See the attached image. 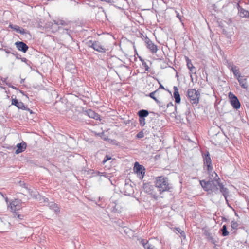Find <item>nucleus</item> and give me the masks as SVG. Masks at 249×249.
I'll return each instance as SVG.
<instances>
[{"instance_id": "f257e3e1", "label": "nucleus", "mask_w": 249, "mask_h": 249, "mask_svg": "<svg viewBox=\"0 0 249 249\" xmlns=\"http://www.w3.org/2000/svg\"><path fill=\"white\" fill-rule=\"evenodd\" d=\"M200 184L203 189L208 192V194L214 193L217 194L219 192V189L221 192V187L224 186L220 182L219 178L215 179H211L208 181L202 180L200 181Z\"/></svg>"}, {"instance_id": "f03ea898", "label": "nucleus", "mask_w": 249, "mask_h": 249, "mask_svg": "<svg viewBox=\"0 0 249 249\" xmlns=\"http://www.w3.org/2000/svg\"><path fill=\"white\" fill-rule=\"evenodd\" d=\"M155 185L158 188L160 194L164 192L170 191V189H172L168 178L163 176H158L155 178Z\"/></svg>"}, {"instance_id": "7ed1b4c3", "label": "nucleus", "mask_w": 249, "mask_h": 249, "mask_svg": "<svg viewBox=\"0 0 249 249\" xmlns=\"http://www.w3.org/2000/svg\"><path fill=\"white\" fill-rule=\"evenodd\" d=\"M186 96L193 106H197L198 104L200 94L198 90H196L195 89H188L187 91Z\"/></svg>"}, {"instance_id": "20e7f679", "label": "nucleus", "mask_w": 249, "mask_h": 249, "mask_svg": "<svg viewBox=\"0 0 249 249\" xmlns=\"http://www.w3.org/2000/svg\"><path fill=\"white\" fill-rule=\"evenodd\" d=\"M87 45L99 53H105L107 51V49L98 41L89 40L87 42Z\"/></svg>"}, {"instance_id": "39448f33", "label": "nucleus", "mask_w": 249, "mask_h": 249, "mask_svg": "<svg viewBox=\"0 0 249 249\" xmlns=\"http://www.w3.org/2000/svg\"><path fill=\"white\" fill-rule=\"evenodd\" d=\"M143 190L146 193L150 194L151 196L155 199L157 200L158 195L156 191H154V187L149 183H145L143 184Z\"/></svg>"}, {"instance_id": "423d86ee", "label": "nucleus", "mask_w": 249, "mask_h": 249, "mask_svg": "<svg viewBox=\"0 0 249 249\" xmlns=\"http://www.w3.org/2000/svg\"><path fill=\"white\" fill-rule=\"evenodd\" d=\"M203 161L204 165L207 166V170L208 173L212 172L213 170V167L212 165V160L210 155L208 151H206L203 156Z\"/></svg>"}, {"instance_id": "0eeeda50", "label": "nucleus", "mask_w": 249, "mask_h": 249, "mask_svg": "<svg viewBox=\"0 0 249 249\" xmlns=\"http://www.w3.org/2000/svg\"><path fill=\"white\" fill-rule=\"evenodd\" d=\"M229 98L230 99L231 105L234 109H238L240 108L241 104L238 98L233 93L230 92L229 93Z\"/></svg>"}, {"instance_id": "6e6552de", "label": "nucleus", "mask_w": 249, "mask_h": 249, "mask_svg": "<svg viewBox=\"0 0 249 249\" xmlns=\"http://www.w3.org/2000/svg\"><path fill=\"white\" fill-rule=\"evenodd\" d=\"M134 170L136 172L140 179L143 178L145 175V168L142 165L136 162L134 164Z\"/></svg>"}, {"instance_id": "1a4fd4ad", "label": "nucleus", "mask_w": 249, "mask_h": 249, "mask_svg": "<svg viewBox=\"0 0 249 249\" xmlns=\"http://www.w3.org/2000/svg\"><path fill=\"white\" fill-rule=\"evenodd\" d=\"M144 42L146 47L152 53H155L158 50L157 46L155 45L148 37L146 36L144 38Z\"/></svg>"}, {"instance_id": "9d476101", "label": "nucleus", "mask_w": 249, "mask_h": 249, "mask_svg": "<svg viewBox=\"0 0 249 249\" xmlns=\"http://www.w3.org/2000/svg\"><path fill=\"white\" fill-rule=\"evenodd\" d=\"M102 1H106L109 3H116L114 6L119 9H122L126 0H100Z\"/></svg>"}, {"instance_id": "9b49d317", "label": "nucleus", "mask_w": 249, "mask_h": 249, "mask_svg": "<svg viewBox=\"0 0 249 249\" xmlns=\"http://www.w3.org/2000/svg\"><path fill=\"white\" fill-rule=\"evenodd\" d=\"M14 95L12 96L11 105L15 106L19 109H26L27 106H25L24 103L21 101H19L17 99L13 98Z\"/></svg>"}, {"instance_id": "f8f14e48", "label": "nucleus", "mask_w": 249, "mask_h": 249, "mask_svg": "<svg viewBox=\"0 0 249 249\" xmlns=\"http://www.w3.org/2000/svg\"><path fill=\"white\" fill-rule=\"evenodd\" d=\"M10 209L12 211L16 212L18 211L21 208L20 200L15 199L10 203Z\"/></svg>"}, {"instance_id": "ddd939ff", "label": "nucleus", "mask_w": 249, "mask_h": 249, "mask_svg": "<svg viewBox=\"0 0 249 249\" xmlns=\"http://www.w3.org/2000/svg\"><path fill=\"white\" fill-rule=\"evenodd\" d=\"M17 48L23 53H26L29 47L27 45L22 41H18L15 43Z\"/></svg>"}, {"instance_id": "4468645a", "label": "nucleus", "mask_w": 249, "mask_h": 249, "mask_svg": "<svg viewBox=\"0 0 249 249\" xmlns=\"http://www.w3.org/2000/svg\"><path fill=\"white\" fill-rule=\"evenodd\" d=\"M238 81L240 86L244 89H247L248 88V84L247 82V77L245 75H241L237 78Z\"/></svg>"}, {"instance_id": "2eb2a0df", "label": "nucleus", "mask_w": 249, "mask_h": 249, "mask_svg": "<svg viewBox=\"0 0 249 249\" xmlns=\"http://www.w3.org/2000/svg\"><path fill=\"white\" fill-rule=\"evenodd\" d=\"M9 28L15 30L16 32L20 33L22 35H24L27 33V32L24 29H23V28H21L19 26L17 25H13L10 24L9 25Z\"/></svg>"}, {"instance_id": "dca6fc26", "label": "nucleus", "mask_w": 249, "mask_h": 249, "mask_svg": "<svg viewBox=\"0 0 249 249\" xmlns=\"http://www.w3.org/2000/svg\"><path fill=\"white\" fill-rule=\"evenodd\" d=\"M26 143L24 142H22L19 143H18L17 145V149L16 150L15 152V154H18L22 152L26 149Z\"/></svg>"}, {"instance_id": "f3484780", "label": "nucleus", "mask_w": 249, "mask_h": 249, "mask_svg": "<svg viewBox=\"0 0 249 249\" xmlns=\"http://www.w3.org/2000/svg\"><path fill=\"white\" fill-rule=\"evenodd\" d=\"M173 89H174L173 95H174V97L175 100V102L178 104L180 103V95L179 94L178 89L177 86H174L173 87Z\"/></svg>"}, {"instance_id": "a211bd4d", "label": "nucleus", "mask_w": 249, "mask_h": 249, "mask_svg": "<svg viewBox=\"0 0 249 249\" xmlns=\"http://www.w3.org/2000/svg\"><path fill=\"white\" fill-rule=\"evenodd\" d=\"M221 193L224 196L225 199L226 200V203L228 204V200L227 199L228 196H229V190L227 188L225 187L224 186H222L221 187Z\"/></svg>"}, {"instance_id": "6ab92c4d", "label": "nucleus", "mask_w": 249, "mask_h": 249, "mask_svg": "<svg viewBox=\"0 0 249 249\" xmlns=\"http://www.w3.org/2000/svg\"><path fill=\"white\" fill-rule=\"evenodd\" d=\"M86 114L91 118L97 120L99 117V115L91 109H88L86 111Z\"/></svg>"}, {"instance_id": "aec40b11", "label": "nucleus", "mask_w": 249, "mask_h": 249, "mask_svg": "<svg viewBox=\"0 0 249 249\" xmlns=\"http://www.w3.org/2000/svg\"><path fill=\"white\" fill-rule=\"evenodd\" d=\"M48 206L50 209L53 210L56 213H58L60 211L58 205L53 202L48 203Z\"/></svg>"}, {"instance_id": "412c9836", "label": "nucleus", "mask_w": 249, "mask_h": 249, "mask_svg": "<svg viewBox=\"0 0 249 249\" xmlns=\"http://www.w3.org/2000/svg\"><path fill=\"white\" fill-rule=\"evenodd\" d=\"M137 114L139 118H145L148 116L149 113L147 110L141 109L138 112Z\"/></svg>"}, {"instance_id": "4be33fe9", "label": "nucleus", "mask_w": 249, "mask_h": 249, "mask_svg": "<svg viewBox=\"0 0 249 249\" xmlns=\"http://www.w3.org/2000/svg\"><path fill=\"white\" fill-rule=\"evenodd\" d=\"M203 234L207 237V239L211 241L212 243H214V240L212 234L210 233V231L208 230H204Z\"/></svg>"}, {"instance_id": "5701e85b", "label": "nucleus", "mask_w": 249, "mask_h": 249, "mask_svg": "<svg viewBox=\"0 0 249 249\" xmlns=\"http://www.w3.org/2000/svg\"><path fill=\"white\" fill-rule=\"evenodd\" d=\"M124 192L126 194L129 195L132 192H133V187L131 185L128 183H125L124 187Z\"/></svg>"}, {"instance_id": "b1692460", "label": "nucleus", "mask_w": 249, "mask_h": 249, "mask_svg": "<svg viewBox=\"0 0 249 249\" xmlns=\"http://www.w3.org/2000/svg\"><path fill=\"white\" fill-rule=\"evenodd\" d=\"M158 91V90H156L153 92H152L151 93H150L149 95V96L152 99H153V100H154V101L157 103V104L159 105V106H160V104H161V102H160L159 100H158L156 97H155V94L156 93V92Z\"/></svg>"}, {"instance_id": "393cba45", "label": "nucleus", "mask_w": 249, "mask_h": 249, "mask_svg": "<svg viewBox=\"0 0 249 249\" xmlns=\"http://www.w3.org/2000/svg\"><path fill=\"white\" fill-rule=\"evenodd\" d=\"M1 50L4 51L7 53H11L13 55H17V53L15 51H14L11 48H7L5 49H0Z\"/></svg>"}, {"instance_id": "a878e982", "label": "nucleus", "mask_w": 249, "mask_h": 249, "mask_svg": "<svg viewBox=\"0 0 249 249\" xmlns=\"http://www.w3.org/2000/svg\"><path fill=\"white\" fill-rule=\"evenodd\" d=\"M237 67L236 66H234V67L233 68H232V70L231 71H232L234 75L236 77V78L237 79L240 76H241L240 72L239 71V69H237Z\"/></svg>"}, {"instance_id": "bb28decb", "label": "nucleus", "mask_w": 249, "mask_h": 249, "mask_svg": "<svg viewBox=\"0 0 249 249\" xmlns=\"http://www.w3.org/2000/svg\"><path fill=\"white\" fill-rule=\"evenodd\" d=\"M53 22L54 23L57 25H62V26H66L68 25V22L66 21L61 20V19H57V20H53Z\"/></svg>"}, {"instance_id": "cd10ccee", "label": "nucleus", "mask_w": 249, "mask_h": 249, "mask_svg": "<svg viewBox=\"0 0 249 249\" xmlns=\"http://www.w3.org/2000/svg\"><path fill=\"white\" fill-rule=\"evenodd\" d=\"M222 235L223 236H226L229 235V232L227 231L226 225H224L222 226L221 229Z\"/></svg>"}, {"instance_id": "c85d7f7f", "label": "nucleus", "mask_w": 249, "mask_h": 249, "mask_svg": "<svg viewBox=\"0 0 249 249\" xmlns=\"http://www.w3.org/2000/svg\"><path fill=\"white\" fill-rule=\"evenodd\" d=\"M185 60L187 63V67L189 70L194 67L192 63L191 60L188 57L185 56Z\"/></svg>"}, {"instance_id": "c756f323", "label": "nucleus", "mask_w": 249, "mask_h": 249, "mask_svg": "<svg viewBox=\"0 0 249 249\" xmlns=\"http://www.w3.org/2000/svg\"><path fill=\"white\" fill-rule=\"evenodd\" d=\"M190 71V78L191 79V80L193 81V78L192 77V74H196V69L195 67H193V68L189 69Z\"/></svg>"}, {"instance_id": "7c9ffc66", "label": "nucleus", "mask_w": 249, "mask_h": 249, "mask_svg": "<svg viewBox=\"0 0 249 249\" xmlns=\"http://www.w3.org/2000/svg\"><path fill=\"white\" fill-rule=\"evenodd\" d=\"M231 226L232 229H237L238 226V224L236 221L233 220L231 222Z\"/></svg>"}, {"instance_id": "2f4dec72", "label": "nucleus", "mask_w": 249, "mask_h": 249, "mask_svg": "<svg viewBox=\"0 0 249 249\" xmlns=\"http://www.w3.org/2000/svg\"><path fill=\"white\" fill-rule=\"evenodd\" d=\"M140 124L142 126H143L145 124V118H139Z\"/></svg>"}, {"instance_id": "473e14b6", "label": "nucleus", "mask_w": 249, "mask_h": 249, "mask_svg": "<svg viewBox=\"0 0 249 249\" xmlns=\"http://www.w3.org/2000/svg\"><path fill=\"white\" fill-rule=\"evenodd\" d=\"M142 66L144 67L145 71L148 72L149 71V67L145 61H142Z\"/></svg>"}, {"instance_id": "72a5a7b5", "label": "nucleus", "mask_w": 249, "mask_h": 249, "mask_svg": "<svg viewBox=\"0 0 249 249\" xmlns=\"http://www.w3.org/2000/svg\"><path fill=\"white\" fill-rule=\"evenodd\" d=\"M227 66L228 68L231 71L232 70V68H233L234 67V66L233 65V63L227 61Z\"/></svg>"}, {"instance_id": "f704fd0d", "label": "nucleus", "mask_w": 249, "mask_h": 249, "mask_svg": "<svg viewBox=\"0 0 249 249\" xmlns=\"http://www.w3.org/2000/svg\"><path fill=\"white\" fill-rule=\"evenodd\" d=\"M97 175L99 176H103L107 178L109 177V176H108L106 172H98Z\"/></svg>"}, {"instance_id": "c9c22d12", "label": "nucleus", "mask_w": 249, "mask_h": 249, "mask_svg": "<svg viewBox=\"0 0 249 249\" xmlns=\"http://www.w3.org/2000/svg\"><path fill=\"white\" fill-rule=\"evenodd\" d=\"M144 136V133L142 131H140L136 135V137L139 139L143 138Z\"/></svg>"}, {"instance_id": "e433bc0d", "label": "nucleus", "mask_w": 249, "mask_h": 249, "mask_svg": "<svg viewBox=\"0 0 249 249\" xmlns=\"http://www.w3.org/2000/svg\"><path fill=\"white\" fill-rule=\"evenodd\" d=\"M213 178V179H215L217 178H219L217 175V174L212 170V172L209 173Z\"/></svg>"}, {"instance_id": "4c0bfd02", "label": "nucleus", "mask_w": 249, "mask_h": 249, "mask_svg": "<svg viewBox=\"0 0 249 249\" xmlns=\"http://www.w3.org/2000/svg\"><path fill=\"white\" fill-rule=\"evenodd\" d=\"M111 159V157L110 156L107 155L105 157V158H104V160H103L102 161V163L103 164H105L107 161Z\"/></svg>"}, {"instance_id": "58836bf2", "label": "nucleus", "mask_w": 249, "mask_h": 249, "mask_svg": "<svg viewBox=\"0 0 249 249\" xmlns=\"http://www.w3.org/2000/svg\"><path fill=\"white\" fill-rule=\"evenodd\" d=\"M187 110L185 112V114L186 115H189L191 113V106L189 104H188L187 105Z\"/></svg>"}, {"instance_id": "ea45409f", "label": "nucleus", "mask_w": 249, "mask_h": 249, "mask_svg": "<svg viewBox=\"0 0 249 249\" xmlns=\"http://www.w3.org/2000/svg\"><path fill=\"white\" fill-rule=\"evenodd\" d=\"M148 241L146 240L142 239L141 241V244L143 246L144 248L147 245Z\"/></svg>"}, {"instance_id": "a19ab883", "label": "nucleus", "mask_w": 249, "mask_h": 249, "mask_svg": "<svg viewBox=\"0 0 249 249\" xmlns=\"http://www.w3.org/2000/svg\"><path fill=\"white\" fill-rule=\"evenodd\" d=\"M176 17L179 19L180 22H182V18L183 16L179 14V13L177 11H175Z\"/></svg>"}, {"instance_id": "79ce46f5", "label": "nucleus", "mask_w": 249, "mask_h": 249, "mask_svg": "<svg viewBox=\"0 0 249 249\" xmlns=\"http://www.w3.org/2000/svg\"><path fill=\"white\" fill-rule=\"evenodd\" d=\"M145 249H156L155 246H152L149 243L147 244V245L145 246L144 248Z\"/></svg>"}, {"instance_id": "37998d69", "label": "nucleus", "mask_w": 249, "mask_h": 249, "mask_svg": "<svg viewBox=\"0 0 249 249\" xmlns=\"http://www.w3.org/2000/svg\"><path fill=\"white\" fill-rule=\"evenodd\" d=\"M159 106L160 107V108H162L163 111H165L167 108V107H166V105H162V102H161L160 106Z\"/></svg>"}, {"instance_id": "c03bdc74", "label": "nucleus", "mask_w": 249, "mask_h": 249, "mask_svg": "<svg viewBox=\"0 0 249 249\" xmlns=\"http://www.w3.org/2000/svg\"><path fill=\"white\" fill-rule=\"evenodd\" d=\"M176 229H177V231L179 233H180L181 234V235H182V236H183V235H185V233H184V232L183 231H182L180 228H177Z\"/></svg>"}, {"instance_id": "a18cd8bd", "label": "nucleus", "mask_w": 249, "mask_h": 249, "mask_svg": "<svg viewBox=\"0 0 249 249\" xmlns=\"http://www.w3.org/2000/svg\"><path fill=\"white\" fill-rule=\"evenodd\" d=\"M40 201H42L43 202H48L49 199L48 198L45 197H42L41 199H40Z\"/></svg>"}, {"instance_id": "49530a36", "label": "nucleus", "mask_w": 249, "mask_h": 249, "mask_svg": "<svg viewBox=\"0 0 249 249\" xmlns=\"http://www.w3.org/2000/svg\"><path fill=\"white\" fill-rule=\"evenodd\" d=\"M23 110H27V111H29L30 113V114H33V111L32 110H31L30 108H29L27 106V109H23Z\"/></svg>"}, {"instance_id": "de8ad7c7", "label": "nucleus", "mask_w": 249, "mask_h": 249, "mask_svg": "<svg viewBox=\"0 0 249 249\" xmlns=\"http://www.w3.org/2000/svg\"><path fill=\"white\" fill-rule=\"evenodd\" d=\"M7 77H6V78H1V80L3 82H4V83H6V82H7Z\"/></svg>"}, {"instance_id": "09e8293b", "label": "nucleus", "mask_w": 249, "mask_h": 249, "mask_svg": "<svg viewBox=\"0 0 249 249\" xmlns=\"http://www.w3.org/2000/svg\"><path fill=\"white\" fill-rule=\"evenodd\" d=\"M170 106H171V107H173V104H172V102H170V103H168V104L166 105V107H167V108H168V107H170Z\"/></svg>"}, {"instance_id": "8fccbe9b", "label": "nucleus", "mask_w": 249, "mask_h": 249, "mask_svg": "<svg viewBox=\"0 0 249 249\" xmlns=\"http://www.w3.org/2000/svg\"><path fill=\"white\" fill-rule=\"evenodd\" d=\"M65 30H66V33L67 34H69L70 35V33L71 31L69 30V29H65Z\"/></svg>"}, {"instance_id": "3c124183", "label": "nucleus", "mask_w": 249, "mask_h": 249, "mask_svg": "<svg viewBox=\"0 0 249 249\" xmlns=\"http://www.w3.org/2000/svg\"><path fill=\"white\" fill-rule=\"evenodd\" d=\"M159 84H160V88L165 89V88L163 87V86L162 84H161L160 82H159Z\"/></svg>"}, {"instance_id": "603ef678", "label": "nucleus", "mask_w": 249, "mask_h": 249, "mask_svg": "<svg viewBox=\"0 0 249 249\" xmlns=\"http://www.w3.org/2000/svg\"><path fill=\"white\" fill-rule=\"evenodd\" d=\"M6 85H7L9 87H11V86H12V85L9 83V82H6Z\"/></svg>"}, {"instance_id": "864d4df0", "label": "nucleus", "mask_w": 249, "mask_h": 249, "mask_svg": "<svg viewBox=\"0 0 249 249\" xmlns=\"http://www.w3.org/2000/svg\"><path fill=\"white\" fill-rule=\"evenodd\" d=\"M222 221L226 222L227 221V219L225 217H222Z\"/></svg>"}, {"instance_id": "5fc2aeb1", "label": "nucleus", "mask_w": 249, "mask_h": 249, "mask_svg": "<svg viewBox=\"0 0 249 249\" xmlns=\"http://www.w3.org/2000/svg\"><path fill=\"white\" fill-rule=\"evenodd\" d=\"M10 88H12V89H17V88L16 87H15V86H14L13 85H12Z\"/></svg>"}, {"instance_id": "6e6d98bb", "label": "nucleus", "mask_w": 249, "mask_h": 249, "mask_svg": "<svg viewBox=\"0 0 249 249\" xmlns=\"http://www.w3.org/2000/svg\"><path fill=\"white\" fill-rule=\"evenodd\" d=\"M139 59H140V60L142 62V61H144L141 57H139Z\"/></svg>"}, {"instance_id": "4d7b16f0", "label": "nucleus", "mask_w": 249, "mask_h": 249, "mask_svg": "<svg viewBox=\"0 0 249 249\" xmlns=\"http://www.w3.org/2000/svg\"><path fill=\"white\" fill-rule=\"evenodd\" d=\"M0 194H1L3 197H4V195L1 192H0Z\"/></svg>"}, {"instance_id": "13d9d810", "label": "nucleus", "mask_w": 249, "mask_h": 249, "mask_svg": "<svg viewBox=\"0 0 249 249\" xmlns=\"http://www.w3.org/2000/svg\"><path fill=\"white\" fill-rule=\"evenodd\" d=\"M25 60H26V58H23V59H22V61H25Z\"/></svg>"}, {"instance_id": "bf43d9fd", "label": "nucleus", "mask_w": 249, "mask_h": 249, "mask_svg": "<svg viewBox=\"0 0 249 249\" xmlns=\"http://www.w3.org/2000/svg\"><path fill=\"white\" fill-rule=\"evenodd\" d=\"M150 113H151V114H153V115H155V113H154V112H150Z\"/></svg>"}, {"instance_id": "052dcab7", "label": "nucleus", "mask_w": 249, "mask_h": 249, "mask_svg": "<svg viewBox=\"0 0 249 249\" xmlns=\"http://www.w3.org/2000/svg\"><path fill=\"white\" fill-rule=\"evenodd\" d=\"M227 205H228V206L229 207L231 208V206H230V205L229 203H228V204H227Z\"/></svg>"}, {"instance_id": "680f3d73", "label": "nucleus", "mask_w": 249, "mask_h": 249, "mask_svg": "<svg viewBox=\"0 0 249 249\" xmlns=\"http://www.w3.org/2000/svg\"><path fill=\"white\" fill-rule=\"evenodd\" d=\"M20 92L21 93L24 94V92H23L22 91L20 90Z\"/></svg>"}, {"instance_id": "e2e57ef3", "label": "nucleus", "mask_w": 249, "mask_h": 249, "mask_svg": "<svg viewBox=\"0 0 249 249\" xmlns=\"http://www.w3.org/2000/svg\"><path fill=\"white\" fill-rule=\"evenodd\" d=\"M22 82H23V80H22V81H21V83H22Z\"/></svg>"}, {"instance_id": "0e129e2a", "label": "nucleus", "mask_w": 249, "mask_h": 249, "mask_svg": "<svg viewBox=\"0 0 249 249\" xmlns=\"http://www.w3.org/2000/svg\"><path fill=\"white\" fill-rule=\"evenodd\" d=\"M22 82H23V80H22V81H21V83H22Z\"/></svg>"}, {"instance_id": "69168bd1", "label": "nucleus", "mask_w": 249, "mask_h": 249, "mask_svg": "<svg viewBox=\"0 0 249 249\" xmlns=\"http://www.w3.org/2000/svg\"><path fill=\"white\" fill-rule=\"evenodd\" d=\"M28 191L30 193V189H28Z\"/></svg>"}, {"instance_id": "338daca9", "label": "nucleus", "mask_w": 249, "mask_h": 249, "mask_svg": "<svg viewBox=\"0 0 249 249\" xmlns=\"http://www.w3.org/2000/svg\"><path fill=\"white\" fill-rule=\"evenodd\" d=\"M6 201H7V198L6 197Z\"/></svg>"}, {"instance_id": "774afa93", "label": "nucleus", "mask_w": 249, "mask_h": 249, "mask_svg": "<svg viewBox=\"0 0 249 249\" xmlns=\"http://www.w3.org/2000/svg\"><path fill=\"white\" fill-rule=\"evenodd\" d=\"M115 208L114 207V209H113V211H115Z\"/></svg>"}]
</instances>
